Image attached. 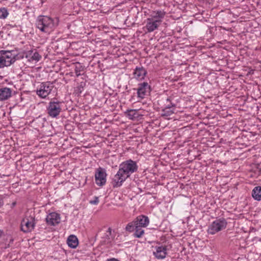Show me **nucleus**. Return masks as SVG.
<instances>
[{"label": "nucleus", "mask_w": 261, "mask_h": 261, "mask_svg": "<svg viewBox=\"0 0 261 261\" xmlns=\"http://www.w3.org/2000/svg\"><path fill=\"white\" fill-rule=\"evenodd\" d=\"M63 102L59 101L57 98H53L48 104L46 111L48 115L53 118H57L62 112Z\"/></svg>", "instance_id": "obj_2"}, {"label": "nucleus", "mask_w": 261, "mask_h": 261, "mask_svg": "<svg viewBox=\"0 0 261 261\" xmlns=\"http://www.w3.org/2000/svg\"><path fill=\"white\" fill-rule=\"evenodd\" d=\"M112 233V229L109 227L108 229L107 232L105 234L103 237L102 238V240L100 241L101 245H106L109 244L111 243V238L110 236Z\"/></svg>", "instance_id": "obj_20"}, {"label": "nucleus", "mask_w": 261, "mask_h": 261, "mask_svg": "<svg viewBox=\"0 0 261 261\" xmlns=\"http://www.w3.org/2000/svg\"><path fill=\"white\" fill-rule=\"evenodd\" d=\"M58 17L52 18L47 16H39L36 21V26L41 32L49 33L59 24Z\"/></svg>", "instance_id": "obj_1"}, {"label": "nucleus", "mask_w": 261, "mask_h": 261, "mask_svg": "<svg viewBox=\"0 0 261 261\" xmlns=\"http://www.w3.org/2000/svg\"><path fill=\"white\" fill-rule=\"evenodd\" d=\"M106 261H119V260L115 258H109V259H107Z\"/></svg>", "instance_id": "obj_33"}, {"label": "nucleus", "mask_w": 261, "mask_h": 261, "mask_svg": "<svg viewBox=\"0 0 261 261\" xmlns=\"http://www.w3.org/2000/svg\"><path fill=\"white\" fill-rule=\"evenodd\" d=\"M99 202V199H98V197H96V196H95L94 198V200H91L90 201V203L92 204H94V205H96Z\"/></svg>", "instance_id": "obj_31"}, {"label": "nucleus", "mask_w": 261, "mask_h": 261, "mask_svg": "<svg viewBox=\"0 0 261 261\" xmlns=\"http://www.w3.org/2000/svg\"><path fill=\"white\" fill-rule=\"evenodd\" d=\"M41 121H44V119L39 117V118H37L36 120H34V122H41Z\"/></svg>", "instance_id": "obj_32"}, {"label": "nucleus", "mask_w": 261, "mask_h": 261, "mask_svg": "<svg viewBox=\"0 0 261 261\" xmlns=\"http://www.w3.org/2000/svg\"><path fill=\"white\" fill-rule=\"evenodd\" d=\"M1 51L3 57V58L6 61L11 62V64L15 61V55L12 54L11 51L2 50Z\"/></svg>", "instance_id": "obj_16"}, {"label": "nucleus", "mask_w": 261, "mask_h": 261, "mask_svg": "<svg viewBox=\"0 0 261 261\" xmlns=\"http://www.w3.org/2000/svg\"><path fill=\"white\" fill-rule=\"evenodd\" d=\"M252 196L256 200H261V187L257 186L254 188L252 191Z\"/></svg>", "instance_id": "obj_21"}, {"label": "nucleus", "mask_w": 261, "mask_h": 261, "mask_svg": "<svg viewBox=\"0 0 261 261\" xmlns=\"http://www.w3.org/2000/svg\"><path fill=\"white\" fill-rule=\"evenodd\" d=\"M146 70L142 66H137L133 72L134 76L138 80H142L144 79L147 74Z\"/></svg>", "instance_id": "obj_13"}, {"label": "nucleus", "mask_w": 261, "mask_h": 261, "mask_svg": "<svg viewBox=\"0 0 261 261\" xmlns=\"http://www.w3.org/2000/svg\"><path fill=\"white\" fill-rule=\"evenodd\" d=\"M155 250L153 251V254L154 256L160 259H164L166 257L167 255V246H159L154 247Z\"/></svg>", "instance_id": "obj_10"}, {"label": "nucleus", "mask_w": 261, "mask_h": 261, "mask_svg": "<svg viewBox=\"0 0 261 261\" xmlns=\"http://www.w3.org/2000/svg\"><path fill=\"white\" fill-rule=\"evenodd\" d=\"M107 174L106 170L101 167H99L96 170L95 173V180L97 185L103 186L106 183Z\"/></svg>", "instance_id": "obj_8"}, {"label": "nucleus", "mask_w": 261, "mask_h": 261, "mask_svg": "<svg viewBox=\"0 0 261 261\" xmlns=\"http://www.w3.org/2000/svg\"><path fill=\"white\" fill-rule=\"evenodd\" d=\"M137 94L138 98L142 99L149 95L151 92L150 86L147 82H144L138 85Z\"/></svg>", "instance_id": "obj_6"}, {"label": "nucleus", "mask_w": 261, "mask_h": 261, "mask_svg": "<svg viewBox=\"0 0 261 261\" xmlns=\"http://www.w3.org/2000/svg\"><path fill=\"white\" fill-rule=\"evenodd\" d=\"M46 221L48 225L55 226L60 222V215L55 213H51L47 216Z\"/></svg>", "instance_id": "obj_11"}, {"label": "nucleus", "mask_w": 261, "mask_h": 261, "mask_svg": "<svg viewBox=\"0 0 261 261\" xmlns=\"http://www.w3.org/2000/svg\"><path fill=\"white\" fill-rule=\"evenodd\" d=\"M16 201L13 202L12 203L11 207H13L14 206H15L16 205Z\"/></svg>", "instance_id": "obj_35"}, {"label": "nucleus", "mask_w": 261, "mask_h": 261, "mask_svg": "<svg viewBox=\"0 0 261 261\" xmlns=\"http://www.w3.org/2000/svg\"><path fill=\"white\" fill-rule=\"evenodd\" d=\"M84 70V67H83L80 63H77L76 64L74 71L76 76L81 75L82 74L81 72L83 71Z\"/></svg>", "instance_id": "obj_25"}, {"label": "nucleus", "mask_w": 261, "mask_h": 261, "mask_svg": "<svg viewBox=\"0 0 261 261\" xmlns=\"http://www.w3.org/2000/svg\"><path fill=\"white\" fill-rule=\"evenodd\" d=\"M165 108H175V105L171 102L170 97H168L166 99V102L165 104Z\"/></svg>", "instance_id": "obj_28"}, {"label": "nucleus", "mask_w": 261, "mask_h": 261, "mask_svg": "<svg viewBox=\"0 0 261 261\" xmlns=\"http://www.w3.org/2000/svg\"><path fill=\"white\" fill-rule=\"evenodd\" d=\"M41 58V56L39 55V54L36 51V49H34L33 55L31 57V59L32 60H35L36 61H39Z\"/></svg>", "instance_id": "obj_29"}, {"label": "nucleus", "mask_w": 261, "mask_h": 261, "mask_svg": "<svg viewBox=\"0 0 261 261\" xmlns=\"http://www.w3.org/2000/svg\"><path fill=\"white\" fill-rule=\"evenodd\" d=\"M3 234V231L1 229H0V238L2 236Z\"/></svg>", "instance_id": "obj_36"}, {"label": "nucleus", "mask_w": 261, "mask_h": 261, "mask_svg": "<svg viewBox=\"0 0 261 261\" xmlns=\"http://www.w3.org/2000/svg\"><path fill=\"white\" fill-rule=\"evenodd\" d=\"M9 14V13L5 8H0V18L1 19H5L6 18Z\"/></svg>", "instance_id": "obj_27"}, {"label": "nucleus", "mask_w": 261, "mask_h": 261, "mask_svg": "<svg viewBox=\"0 0 261 261\" xmlns=\"http://www.w3.org/2000/svg\"><path fill=\"white\" fill-rule=\"evenodd\" d=\"M227 222L224 218H221L217 219L208 226L207 233L211 234H214L216 233L225 229L227 226Z\"/></svg>", "instance_id": "obj_4"}, {"label": "nucleus", "mask_w": 261, "mask_h": 261, "mask_svg": "<svg viewBox=\"0 0 261 261\" xmlns=\"http://www.w3.org/2000/svg\"><path fill=\"white\" fill-rule=\"evenodd\" d=\"M165 12L164 11L158 10L154 11L152 12L149 18H152L153 20H160L161 23L162 21V19L164 18Z\"/></svg>", "instance_id": "obj_17"}, {"label": "nucleus", "mask_w": 261, "mask_h": 261, "mask_svg": "<svg viewBox=\"0 0 261 261\" xmlns=\"http://www.w3.org/2000/svg\"><path fill=\"white\" fill-rule=\"evenodd\" d=\"M119 169L128 178L132 173L137 171L138 166L135 161L129 159L121 163Z\"/></svg>", "instance_id": "obj_3"}, {"label": "nucleus", "mask_w": 261, "mask_h": 261, "mask_svg": "<svg viewBox=\"0 0 261 261\" xmlns=\"http://www.w3.org/2000/svg\"><path fill=\"white\" fill-rule=\"evenodd\" d=\"M4 204L3 200L2 198H0V207L3 206Z\"/></svg>", "instance_id": "obj_34"}, {"label": "nucleus", "mask_w": 261, "mask_h": 261, "mask_svg": "<svg viewBox=\"0 0 261 261\" xmlns=\"http://www.w3.org/2000/svg\"><path fill=\"white\" fill-rule=\"evenodd\" d=\"M67 243L69 247L71 248H75L79 244V241L77 237L74 235H70L68 237Z\"/></svg>", "instance_id": "obj_18"}, {"label": "nucleus", "mask_w": 261, "mask_h": 261, "mask_svg": "<svg viewBox=\"0 0 261 261\" xmlns=\"http://www.w3.org/2000/svg\"><path fill=\"white\" fill-rule=\"evenodd\" d=\"M54 87L53 84L50 82L42 83L36 93L40 97L45 98L51 93Z\"/></svg>", "instance_id": "obj_5"}, {"label": "nucleus", "mask_w": 261, "mask_h": 261, "mask_svg": "<svg viewBox=\"0 0 261 261\" xmlns=\"http://www.w3.org/2000/svg\"><path fill=\"white\" fill-rule=\"evenodd\" d=\"M175 108H164L162 110V116H170L174 113Z\"/></svg>", "instance_id": "obj_24"}, {"label": "nucleus", "mask_w": 261, "mask_h": 261, "mask_svg": "<svg viewBox=\"0 0 261 261\" xmlns=\"http://www.w3.org/2000/svg\"><path fill=\"white\" fill-rule=\"evenodd\" d=\"M86 82H81L79 84V85L76 88H75L74 93L77 96L81 95V93L84 90V87L86 86Z\"/></svg>", "instance_id": "obj_22"}, {"label": "nucleus", "mask_w": 261, "mask_h": 261, "mask_svg": "<svg viewBox=\"0 0 261 261\" xmlns=\"http://www.w3.org/2000/svg\"><path fill=\"white\" fill-rule=\"evenodd\" d=\"M127 178L125 174H123L121 170L119 169L117 173L112 178L111 184L114 188L120 187Z\"/></svg>", "instance_id": "obj_9"}, {"label": "nucleus", "mask_w": 261, "mask_h": 261, "mask_svg": "<svg viewBox=\"0 0 261 261\" xmlns=\"http://www.w3.org/2000/svg\"><path fill=\"white\" fill-rule=\"evenodd\" d=\"M34 50H30L24 53V55L25 58H30L31 59V57L33 55V52Z\"/></svg>", "instance_id": "obj_30"}, {"label": "nucleus", "mask_w": 261, "mask_h": 261, "mask_svg": "<svg viewBox=\"0 0 261 261\" xmlns=\"http://www.w3.org/2000/svg\"><path fill=\"white\" fill-rule=\"evenodd\" d=\"M35 225V218L32 216L26 217L21 221V229L24 232H29L34 229Z\"/></svg>", "instance_id": "obj_7"}, {"label": "nucleus", "mask_w": 261, "mask_h": 261, "mask_svg": "<svg viewBox=\"0 0 261 261\" xmlns=\"http://www.w3.org/2000/svg\"><path fill=\"white\" fill-rule=\"evenodd\" d=\"M125 115L129 119L133 120L137 119L139 116L138 111L134 109L127 110L125 112Z\"/></svg>", "instance_id": "obj_19"}, {"label": "nucleus", "mask_w": 261, "mask_h": 261, "mask_svg": "<svg viewBox=\"0 0 261 261\" xmlns=\"http://www.w3.org/2000/svg\"><path fill=\"white\" fill-rule=\"evenodd\" d=\"M13 89L7 87L0 88V101L8 100L12 96Z\"/></svg>", "instance_id": "obj_12"}, {"label": "nucleus", "mask_w": 261, "mask_h": 261, "mask_svg": "<svg viewBox=\"0 0 261 261\" xmlns=\"http://www.w3.org/2000/svg\"><path fill=\"white\" fill-rule=\"evenodd\" d=\"M137 224L135 221H132L129 223H128L125 227V230L129 232H132L134 231L136 228H138Z\"/></svg>", "instance_id": "obj_23"}, {"label": "nucleus", "mask_w": 261, "mask_h": 261, "mask_svg": "<svg viewBox=\"0 0 261 261\" xmlns=\"http://www.w3.org/2000/svg\"><path fill=\"white\" fill-rule=\"evenodd\" d=\"M135 231L134 236L136 238H140L142 237L143 234L144 233V231L142 229V227H138V228H136Z\"/></svg>", "instance_id": "obj_26"}, {"label": "nucleus", "mask_w": 261, "mask_h": 261, "mask_svg": "<svg viewBox=\"0 0 261 261\" xmlns=\"http://www.w3.org/2000/svg\"><path fill=\"white\" fill-rule=\"evenodd\" d=\"M146 28L148 32H152L158 29L160 24V20H153L152 18H148L147 19Z\"/></svg>", "instance_id": "obj_14"}, {"label": "nucleus", "mask_w": 261, "mask_h": 261, "mask_svg": "<svg viewBox=\"0 0 261 261\" xmlns=\"http://www.w3.org/2000/svg\"><path fill=\"white\" fill-rule=\"evenodd\" d=\"M135 221L138 227H145L149 224V220L148 217L141 215L137 217Z\"/></svg>", "instance_id": "obj_15"}]
</instances>
